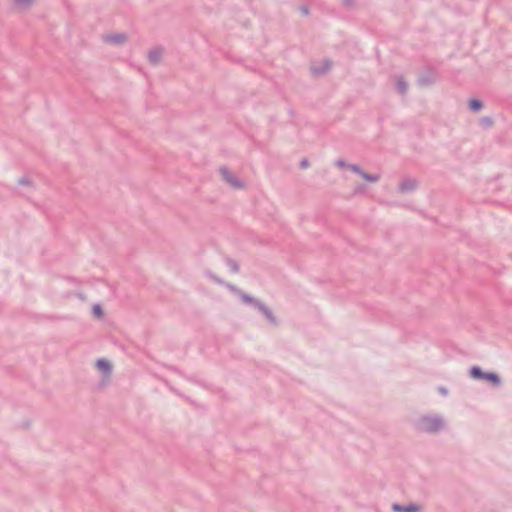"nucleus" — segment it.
<instances>
[{
	"label": "nucleus",
	"mask_w": 512,
	"mask_h": 512,
	"mask_svg": "<svg viewBox=\"0 0 512 512\" xmlns=\"http://www.w3.org/2000/svg\"><path fill=\"white\" fill-rule=\"evenodd\" d=\"M470 374L473 378H481L484 379L485 373L479 367H473L470 371Z\"/></svg>",
	"instance_id": "5"
},
{
	"label": "nucleus",
	"mask_w": 512,
	"mask_h": 512,
	"mask_svg": "<svg viewBox=\"0 0 512 512\" xmlns=\"http://www.w3.org/2000/svg\"><path fill=\"white\" fill-rule=\"evenodd\" d=\"M484 379L490 381L495 385H498L500 383V379L495 373H485Z\"/></svg>",
	"instance_id": "4"
},
{
	"label": "nucleus",
	"mask_w": 512,
	"mask_h": 512,
	"mask_svg": "<svg viewBox=\"0 0 512 512\" xmlns=\"http://www.w3.org/2000/svg\"><path fill=\"white\" fill-rule=\"evenodd\" d=\"M14 2L20 7H26L33 3V0H14Z\"/></svg>",
	"instance_id": "7"
},
{
	"label": "nucleus",
	"mask_w": 512,
	"mask_h": 512,
	"mask_svg": "<svg viewBox=\"0 0 512 512\" xmlns=\"http://www.w3.org/2000/svg\"><path fill=\"white\" fill-rule=\"evenodd\" d=\"M469 107L472 109V110H479L481 107H482V104L480 101L478 100H471L469 102Z\"/></svg>",
	"instance_id": "6"
},
{
	"label": "nucleus",
	"mask_w": 512,
	"mask_h": 512,
	"mask_svg": "<svg viewBox=\"0 0 512 512\" xmlns=\"http://www.w3.org/2000/svg\"><path fill=\"white\" fill-rule=\"evenodd\" d=\"M93 313L97 317H101L102 316V310H101V308L99 306H94L93 307Z\"/></svg>",
	"instance_id": "10"
},
{
	"label": "nucleus",
	"mask_w": 512,
	"mask_h": 512,
	"mask_svg": "<svg viewBox=\"0 0 512 512\" xmlns=\"http://www.w3.org/2000/svg\"><path fill=\"white\" fill-rule=\"evenodd\" d=\"M328 68V65H325L324 68H318L316 66H313L312 67V70L315 74H320V73H323L326 69Z\"/></svg>",
	"instance_id": "9"
},
{
	"label": "nucleus",
	"mask_w": 512,
	"mask_h": 512,
	"mask_svg": "<svg viewBox=\"0 0 512 512\" xmlns=\"http://www.w3.org/2000/svg\"><path fill=\"white\" fill-rule=\"evenodd\" d=\"M123 40V37L115 39L116 42H120Z\"/></svg>",
	"instance_id": "12"
},
{
	"label": "nucleus",
	"mask_w": 512,
	"mask_h": 512,
	"mask_svg": "<svg viewBox=\"0 0 512 512\" xmlns=\"http://www.w3.org/2000/svg\"><path fill=\"white\" fill-rule=\"evenodd\" d=\"M394 510L397 511V512H418L419 511V508L415 505H409V506H406L404 508H402L401 506L399 505H394L393 506Z\"/></svg>",
	"instance_id": "2"
},
{
	"label": "nucleus",
	"mask_w": 512,
	"mask_h": 512,
	"mask_svg": "<svg viewBox=\"0 0 512 512\" xmlns=\"http://www.w3.org/2000/svg\"><path fill=\"white\" fill-rule=\"evenodd\" d=\"M159 56H160V52H152V53H150L149 57L152 62H155L157 60V57H159Z\"/></svg>",
	"instance_id": "11"
},
{
	"label": "nucleus",
	"mask_w": 512,
	"mask_h": 512,
	"mask_svg": "<svg viewBox=\"0 0 512 512\" xmlns=\"http://www.w3.org/2000/svg\"><path fill=\"white\" fill-rule=\"evenodd\" d=\"M96 365L99 370L106 372V373H108L111 368L110 363L104 359L98 360Z\"/></svg>",
	"instance_id": "3"
},
{
	"label": "nucleus",
	"mask_w": 512,
	"mask_h": 512,
	"mask_svg": "<svg viewBox=\"0 0 512 512\" xmlns=\"http://www.w3.org/2000/svg\"><path fill=\"white\" fill-rule=\"evenodd\" d=\"M355 172H359L357 168L353 167L352 168Z\"/></svg>",
	"instance_id": "13"
},
{
	"label": "nucleus",
	"mask_w": 512,
	"mask_h": 512,
	"mask_svg": "<svg viewBox=\"0 0 512 512\" xmlns=\"http://www.w3.org/2000/svg\"><path fill=\"white\" fill-rule=\"evenodd\" d=\"M361 177L367 181H371V182H375L378 180V177L377 176H370L366 173H363V172H359Z\"/></svg>",
	"instance_id": "8"
},
{
	"label": "nucleus",
	"mask_w": 512,
	"mask_h": 512,
	"mask_svg": "<svg viewBox=\"0 0 512 512\" xmlns=\"http://www.w3.org/2000/svg\"><path fill=\"white\" fill-rule=\"evenodd\" d=\"M221 173L225 180L235 188H241L242 184L238 182L226 169H221Z\"/></svg>",
	"instance_id": "1"
}]
</instances>
